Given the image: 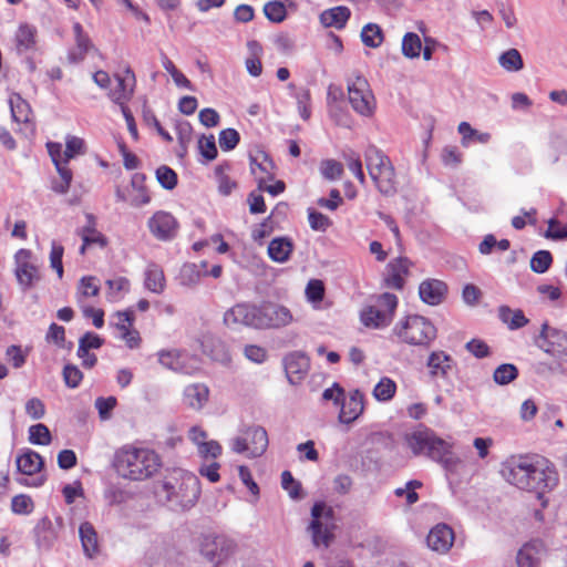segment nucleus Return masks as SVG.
Returning a JSON list of instances; mask_svg holds the SVG:
<instances>
[{
	"mask_svg": "<svg viewBox=\"0 0 567 567\" xmlns=\"http://www.w3.org/2000/svg\"><path fill=\"white\" fill-rule=\"evenodd\" d=\"M457 131L462 135L461 143L463 146H468L473 141L481 144H486L491 141L492 137L488 132H480L473 128L467 122H461L458 124Z\"/></svg>",
	"mask_w": 567,
	"mask_h": 567,
	"instance_id": "nucleus-39",
	"label": "nucleus"
},
{
	"mask_svg": "<svg viewBox=\"0 0 567 567\" xmlns=\"http://www.w3.org/2000/svg\"><path fill=\"white\" fill-rule=\"evenodd\" d=\"M14 275L23 291L41 280V272L39 266L32 261L31 250L19 249L14 255Z\"/></svg>",
	"mask_w": 567,
	"mask_h": 567,
	"instance_id": "nucleus-12",
	"label": "nucleus"
},
{
	"mask_svg": "<svg viewBox=\"0 0 567 567\" xmlns=\"http://www.w3.org/2000/svg\"><path fill=\"white\" fill-rule=\"evenodd\" d=\"M14 44L19 54L35 49L37 28L29 23H21L14 34Z\"/></svg>",
	"mask_w": 567,
	"mask_h": 567,
	"instance_id": "nucleus-30",
	"label": "nucleus"
},
{
	"mask_svg": "<svg viewBox=\"0 0 567 567\" xmlns=\"http://www.w3.org/2000/svg\"><path fill=\"white\" fill-rule=\"evenodd\" d=\"M312 522L309 526L312 543L316 547H329L333 538V509L324 503H316L311 508Z\"/></svg>",
	"mask_w": 567,
	"mask_h": 567,
	"instance_id": "nucleus-9",
	"label": "nucleus"
},
{
	"mask_svg": "<svg viewBox=\"0 0 567 567\" xmlns=\"http://www.w3.org/2000/svg\"><path fill=\"white\" fill-rule=\"evenodd\" d=\"M364 162L377 189L384 196H393L398 192V181L389 156L377 146L369 145L364 151Z\"/></svg>",
	"mask_w": 567,
	"mask_h": 567,
	"instance_id": "nucleus-4",
	"label": "nucleus"
},
{
	"mask_svg": "<svg viewBox=\"0 0 567 567\" xmlns=\"http://www.w3.org/2000/svg\"><path fill=\"white\" fill-rule=\"evenodd\" d=\"M29 441L37 445H49L52 436L49 427L43 423H38L29 427Z\"/></svg>",
	"mask_w": 567,
	"mask_h": 567,
	"instance_id": "nucleus-47",
	"label": "nucleus"
},
{
	"mask_svg": "<svg viewBox=\"0 0 567 567\" xmlns=\"http://www.w3.org/2000/svg\"><path fill=\"white\" fill-rule=\"evenodd\" d=\"M455 535L446 524L435 525L427 535L426 543L431 550L437 554H446L453 546Z\"/></svg>",
	"mask_w": 567,
	"mask_h": 567,
	"instance_id": "nucleus-19",
	"label": "nucleus"
},
{
	"mask_svg": "<svg viewBox=\"0 0 567 567\" xmlns=\"http://www.w3.org/2000/svg\"><path fill=\"white\" fill-rule=\"evenodd\" d=\"M402 54L408 59H416L422 51V42L420 37L414 32H408L402 39Z\"/></svg>",
	"mask_w": 567,
	"mask_h": 567,
	"instance_id": "nucleus-41",
	"label": "nucleus"
},
{
	"mask_svg": "<svg viewBox=\"0 0 567 567\" xmlns=\"http://www.w3.org/2000/svg\"><path fill=\"white\" fill-rule=\"evenodd\" d=\"M151 234L159 240H169L177 234L178 223L175 217L163 210L156 212L147 221Z\"/></svg>",
	"mask_w": 567,
	"mask_h": 567,
	"instance_id": "nucleus-18",
	"label": "nucleus"
},
{
	"mask_svg": "<svg viewBox=\"0 0 567 567\" xmlns=\"http://www.w3.org/2000/svg\"><path fill=\"white\" fill-rule=\"evenodd\" d=\"M248 47L252 53V56L246 60V69L250 75L259 76L262 72V65L259 59V54L261 53L262 49L256 41L249 42Z\"/></svg>",
	"mask_w": 567,
	"mask_h": 567,
	"instance_id": "nucleus-49",
	"label": "nucleus"
},
{
	"mask_svg": "<svg viewBox=\"0 0 567 567\" xmlns=\"http://www.w3.org/2000/svg\"><path fill=\"white\" fill-rule=\"evenodd\" d=\"M163 68L171 74L175 84L188 90H193L190 81L175 66L166 54H162Z\"/></svg>",
	"mask_w": 567,
	"mask_h": 567,
	"instance_id": "nucleus-50",
	"label": "nucleus"
},
{
	"mask_svg": "<svg viewBox=\"0 0 567 567\" xmlns=\"http://www.w3.org/2000/svg\"><path fill=\"white\" fill-rule=\"evenodd\" d=\"M453 362V358L442 350L431 352L426 361L431 378H446Z\"/></svg>",
	"mask_w": 567,
	"mask_h": 567,
	"instance_id": "nucleus-26",
	"label": "nucleus"
},
{
	"mask_svg": "<svg viewBox=\"0 0 567 567\" xmlns=\"http://www.w3.org/2000/svg\"><path fill=\"white\" fill-rule=\"evenodd\" d=\"M80 539L83 551L89 558H93L99 553L97 533L93 525L84 522L79 528Z\"/></svg>",
	"mask_w": 567,
	"mask_h": 567,
	"instance_id": "nucleus-35",
	"label": "nucleus"
},
{
	"mask_svg": "<svg viewBox=\"0 0 567 567\" xmlns=\"http://www.w3.org/2000/svg\"><path fill=\"white\" fill-rule=\"evenodd\" d=\"M281 485L284 489H286L289 496L293 499H299L301 497L300 489L301 486L298 482L295 481L291 473L289 471H285L281 474Z\"/></svg>",
	"mask_w": 567,
	"mask_h": 567,
	"instance_id": "nucleus-61",
	"label": "nucleus"
},
{
	"mask_svg": "<svg viewBox=\"0 0 567 567\" xmlns=\"http://www.w3.org/2000/svg\"><path fill=\"white\" fill-rule=\"evenodd\" d=\"M132 93V90H127L125 85V81L122 78H116V87L111 90L110 97L113 102L117 104H123Z\"/></svg>",
	"mask_w": 567,
	"mask_h": 567,
	"instance_id": "nucleus-62",
	"label": "nucleus"
},
{
	"mask_svg": "<svg viewBox=\"0 0 567 567\" xmlns=\"http://www.w3.org/2000/svg\"><path fill=\"white\" fill-rule=\"evenodd\" d=\"M86 225L79 230V235L85 245H97L104 248L107 245L106 237L96 229V219L92 214H86Z\"/></svg>",
	"mask_w": 567,
	"mask_h": 567,
	"instance_id": "nucleus-33",
	"label": "nucleus"
},
{
	"mask_svg": "<svg viewBox=\"0 0 567 567\" xmlns=\"http://www.w3.org/2000/svg\"><path fill=\"white\" fill-rule=\"evenodd\" d=\"M503 478L519 489L535 492L538 498L558 482L553 463L540 455H518L507 458L501 468Z\"/></svg>",
	"mask_w": 567,
	"mask_h": 567,
	"instance_id": "nucleus-1",
	"label": "nucleus"
},
{
	"mask_svg": "<svg viewBox=\"0 0 567 567\" xmlns=\"http://www.w3.org/2000/svg\"><path fill=\"white\" fill-rule=\"evenodd\" d=\"M344 159H346L348 168L353 173V175L359 181V183L364 185L365 184V175L363 173L362 162H361L359 154L351 151V152L344 154Z\"/></svg>",
	"mask_w": 567,
	"mask_h": 567,
	"instance_id": "nucleus-55",
	"label": "nucleus"
},
{
	"mask_svg": "<svg viewBox=\"0 0 567 567\" xmlns=\"http://www.w3.org/2000/svg\"><path fill=\"white\" fill-rule=\"evenodd\" d=\"M259 305L237 303L224 315V322L227 326L243 324L259 329Z\"/></svg>",
	"mask_w": 567,
	"mask_h": 567,
	"instance_id": "nucleus-16",
	"label": "nucleus"
},
{
	"mask_svg": "<svg viewBox=\"0 0 567 567\" xmlns=\"http://www.w3.org/2000/svg\"><path fill=\"white\" fill-rule=\"evenodd\" d=\"M156 178L162 187L168 190L174 189L177 185V174L165 165L156 169Z\"/></svg>",
	"mask_w": 567,
	"mask_h": 567,
	"instance_id": "nucleus-54",
	"label": "nucleus"
},
{
	"mask_svg": "<svg viewBox=\"0 0 567 567\" xmlns=\"http://www.w3.org/2000/svg\"><path fill=\"white\" fill-rule=\"evenodd\" d=\"M395 392L396 383L392 379L383 377L374 386L373 396L380 402H386L394 396Z\"/></svg>",
	"mask_w": 567,
	"mask_h": 567,
	"instance_id": "nucleus-43",
	"label": "nucleus"
},
{
	"mask_svg": "<svg viewBox=\"0 0 567 567\" xmlns=\"http://www.w3.org/2000/svg\"><path fill=\"white\" fill-rule=\"evenodd\" d=\"M159 363L175 372L193 374L199 370V360L178 350L161 351L158 353Z\"/></svg>",
	"mask_w": 567,
	"mask_h": 567,
	"instance_id": "nucleus-15",
	"label": "nucleus"
},
{
	"mask_svg": "<svg viewBox=\"0 0 567 567\" xmlns=\"http://www.w3.org/2000/svg\"><path fill=\"white\" fill-rule=\"evenodd\" d=\"M498 62L507 71H519L524 66L522 55L516 49H509L501 54Z\"/></svg>",
	"mask_w": 567,
	"mask_h": 567,
	"instance_id": "nucleus-46",
	"label": "nucleus"
},
{
	"mask_svg": "<svg viewBox=\"0 0 567 567\" xmlns=\"http://www.w3.org/2000/svg\"><path fill=\"white\" fill-rule=\"evenodd\" d=\"M63 378L69 388H76L83 379L81 370L73 364H66L63 369Z\"/></svg>",
	"mask_w": 567,
	"mask_h": 567,
	"instance_id": "nucleus-63",
	"label": "nucleus"
},
{
	"mask_svg": "<svg viewBox=\"0 0 567 567\" xmlns=\"http://www.w3.org/2000/svg\"><path fill=\"white\" fill-rule=\"evenodd\" d=\"M544 545L539 540L526 543L517 553L516 563L518 567H538Z\"/></svg>",
	"mask_w": 567,
	"mask_h": 567,
	"instance_id": "nucleus-28",
	"label": "nucleus"
},
{
	"mask_svg": "<svg viewBox=\"0 0 567 567\" xmlns=\"http://www.w3.org/2000/svg\"><path fill=\"white\" fill-rule=\"evenodd\" d=\"M43 466L41 455L32 450H28L17 457L18 471L24 475H33Z\"/></svg>",
	"mask_w": 567,
	"mask_h": 567,
	"instance_id": "nucleus-37",
	"label": "nucleus"
},
{
	"mask_svg": "<svg viewBox=\"0 0 567 567\" xmlns=\"http://www.w3.org/2000/svg\"><path fill=\"white\" fill-rule=\"evenodd\" d=\"M239 133L234 128H225L219 133V146L223 151H231L239 143Z\"/></svg>",
	"mask_w": 567,
	"mask_h": 567,
	"instance_id": "nucleus-60",
	"label": "nucleus"
},
{
	"mask_svg": "<svg viewBox=\"0 0 567 567\" xmlns=\"http://www.w3.org/2000/svg\"><path fill=\"white\" fill-rule=\"evenodd\" d=\"M364 410V395L359 390H353L348 398H343L338 415L339 422L350 424L354 422Z\"/></svg>",
	"mask_w": 567,
	"mask_h": 567,
	"instance_id": "nucleus-20",
	"label": "nucleus"
},
{
	"mask_svg": "<svg viewBox=\"0 0 567 567\" xmlns=\"http://www.w3.org/2000/svg\"><path fill=\"white\" fill-rule=\"evenodd\" d=\"M361 40L369 48H378L383 42L382 29L377 23H368L362 28Z\"/></svg>",
	"mask_w": 567,
	"mask_h": 567,
	"instance_id": "nucleus-42",
	"label": "nucleus"
},
{
	"mask_svg": "<svg viewBox=\"0 0 567 567\" xmlns=\"http://www.w3.org/2000/svg\"><path fill=\"white\" fill-rule=\"evenodd\" d=\"M209 390L203 383L187 385L184 390V403L193 409L200 410L208 401Z\"/></svg>",
	"mask_w": 567,
	"mask_h": 567,
	"instance_id": "nucleus-31",
	"label": "nucleus"
},
{
	"mask_svg": "<svg viewBox=\"0 0 567 567\" xmlns=\"http://www.w3.org/2000/svg\"><path fill=\"white\" fill-rule=\"evenodd\" d=\"M85 153V143L82 138L73 135H68L65 138V150L63 151L64 163H69L70 159L76 155Z\"/></svg>",
	"mask_w": 567,
	"mask_h": 567,
	"instance_id": "nucleus-48",
	"label": "nucleus"
},
{
	"mask_svg": "<svg viewBox=\"0 0 567 567\" xmlns=\"http://www.w3.org/2000/svg\"><path fill=\"white\" fill-rule=\"evenodd\" d=\"M35 542L39 548L49 549L59 537L58 528L49 517L41 518L34 527Z\"/></svg>",
	"mask_w": 567,
	"mask_h": 567,
	"instance_id": "nucleus-27",
	"label": "nucleus"
},
{
	"mask_svg": "<svg viewBox=\"0 0 567 567\" xmlns=\"http://www.w3.org/2000/svg\"><path fill=\"white\" fill-rule=\"evenodd\" d=\"M115 197L118 202L128 203L133 207H141L151 202V195L145 186V176L135 173L130 185L124 188L116 187Z\"/></svg>",
	"mask_w": 567,
	"mask_h": 567,
	"instance_id": "nucleus-14",
	"label": "nucleus"
},
{
	"mask_svg": "<svg viewBox=\"0 0 567 567\" xmlns=\"http://www.w3.org/2000/svg\"><path fill=\"white\" fill-rule=\"evenodd\" d=\"M284 364L289 382L297 384L308 372L309 359L301 352H292L285 357Z\"/></svg>",
	"mask_w": 567,
	"mask_h": 567,
	"instance_id": "nucleus-22",
	"label": "nucleus"
},
{
	"mask_svg": "<svg viewBox=\"0 0 567 567\" xmlns=\"http://www.w3.org/2000/svg\"><path fill=\"white\" fill-rule=\"evenodd\" d=\"M162 466L161 456L152 449L123 445L113 457L116 474L130 481H144L154 476Z\"/></svg>",
	"mask_w": 567,
	"mask_h": 567,
	"instance_id": "nucleus-2",
	"label": "nucleus"
},
{
	"mask_svg": "<svg viewBox=\"0 0 567 567\" xmlns=\"http://www.w3.org/2000/svg\"><path fill=\"white\" fill-rule=\"evenodd\" d=\"M398 305L399 299L393 293L372 296L360 311V321L369 329H384L392 322Z\"/></svg>",
	"mask_w": 567,
	"mask_h": 567,
	"instance_id": "nucleus-6",
	"label": "nucleus"
},
{
	"mask_svg": "<svg viewBox=\"0 0 567 567\" xmlns=\"http://www.w3.org/2000/svg\"><path fill=\"white\" fill-rule=\"evenodd\" d=\"M200 347L203 353L208 355L212 360L220 363L230 362V354L227 347L218 337L212 333L203 334L200 339Z\"/></svg>",
	"mask_w": 567,
	"mask_h": 567,
	"instance_id": "nucleus-23",
	"label": "nucleus"
},
{
	"mask_svg": "<svg viewBox=\"0 0 567 567\" xmlns=\"http://www.w3.org/2000/svg\"><path fill=\"white\" fill-rule=\"evenodd\" d=\"M348 97L358 114L371 116L374 113L375 99L365 78L355 75L348 80Z\"/></svg>",
	"mask_w": 567,
	"mask_h": 567,
	"instance_id": "nucleus-10",
	"label": "nucleus"
},
{
	"mask_svg": "<svg viewBox=\"0 0 567 567\" xmlns=\"http://www.w3.org/2000/svg\"><path fill=\"white\" fill-rule=\"evenodd\" d=\"M73 32L75 38V49L69 52L68 59L72 63H78L85 58L86 53L93 49L94 45L79 22L73 24Z\"/></svg>",
	"mask_w": 567,
	"mask_h": 567,
	"instance_id": "nucleus-29",
	"label": "nucleus"
},
{
	"mask_svg": "<svg viewBox=\"0 0 567 567\" xmlns=\"http://www.w3.org/2000/svg\"><path fill=\"white\" fill-rule=\"evenodd\" d=\"M250 169L258 182V188H262V185L275 176V164L264 151L250 154Z\"/></svg>",
	"mask_w": 567,
	"mask_h": 567,
	"instance_id": "nucleus-21",
	"label": "nucleus"
},
{
	"mask_svg": "<svg viewBox=\"0 0 567 567\" xmlns=\"http://www.w3.org/2000/svg\"><path fill=\"white\" fill-rule=\"evenodd\" d=\"M538 339L539 348L555 358L567 348V331L550 328L547 322L542 324Z\"/></svg>",
	"mask_w": 567,
	"mask_h": 567,
	"instance_id": "nucleus-17",
	"label": "nucleus"
},
{
	"mask_svg": "<svg viewBox=\"0 0 567 567\" xmlns=\"http://www.w3.org/2000/svg\"><path fill=\"white\" fill-rule=\"evenodd\" d=\"M308 221L311 229L316 231H326L331 225L328 216L311 208L308 209Z\"/></svg>",
	"mask_w": 567,
	"mask_h": 567,
	"instance_id": "nucleus-58",
	"label": "nucleus"
},
{
	"mask_svg": "<svg viewBox=\"0 0 567 567\" xmlns=\"http://www.w3.org/2000/svg\"><path fill=\"white\" fill-rule=\"evenodd\" d=\"M12 120L17 123L28 124L31 117V107L20 94H12L9 99Z\"/></svg>",
	"mask_w": 567,
	"mask_h": 567,
	"instance_id": "nucleus-38",
	"label": "nucleus"
},
{
	"mask_svg": "<svg viewBox=\"0 0 567 567\" xmlns=\"http://www.w3.org/2000/svg\"><path fill=\"white\" fill-rule=\"evenodd\" d=\"M350 9L348 7H336L332 9L324 10L320 14V21L324 27H333L336 29H342L350 18Z\"/></svg>",
	"mask_w": 567,
	"mask_h": 567,
	"instance_id": "nucleus-36",
	"label": "nucleus"
},
{
	"mask_svg": "<svg viewBox=\"0 0 567 567\" xmlns=\"http://www.w3.org/2000/svg\"><path fill=\"white\" fill-rule=\"evenodd\" d=\"M553 261L551 255L547 250L535 252L530 259V268L537 274H544L550 267Z\"/></svg>",
	"mask_w": 567,
	"mask_h": 567,
	"instance_id": "nucleus-53",
	"label": "nucleus"
},
{
	"mask_svg": "<svg viewBox=\"0 0 567 567\" xmlns=\"http://www.w3.org/2000/svg\"><path fill=\"white\" fill-rule=\"evenodd\" d=\"M259 329H280L293 322L290 309L270 301L259 305Z\"/></svg>",
	"mask_w": 567,
	"mask_h": 567,
	"instance_id": "nucleus-13",
	"label": "nucleus"
},
{
	"mask_svg": "<svg viewBox=\"0 0 567 567\" xmlns=\"http://www.w3.org/2000/svg\"><path fill=\"white\" fill-rule=\"evenodd\" d=\"M293 250V244L288 237H276L268 245V256L276 262H286Z\"/></svg>",
	"mask_w": 567,
	"mask_h": 567,
	"instance_id": "nucleus-34",
	"label": "nucleus"
},
{
	"mask_svg": "<svg viewBox=\"0 0 567 567\" xmlns=\"http://www.w3.org/2000/svg\"><path fill=\"white\" fill-rule=\"evenodd\" d=\"M268 446V435L259 425L250 426L243 435L231 440V450L235 453H246L249 457H258L265 453Z\"/></svg>",
	"mask_w": 567,
	"mask_h": 567,
	"instance_id": "nucleus-11",
	"label": "nucleus"
},
{
	"mask_svg": "<svg viewBox=\"0 0 567 567\" xmlns=\"http://www.w3.org/2000/svg\"><path fill=\"white\" fill-rule=\"evenodd\" d=\"M236 550V542L226 535L205 534L199 539V553L213 567L224 564Z\"/></svg>",
	"mask_w": 567,
	"mask_h": 567,
	"instance_id": "nucleus-8",
	"label": "nucleus"
},
{
	"mask_svg": "<svg viewBox=\"0 0 567 567\" xmlns=\"http://www.w3.org/2000/svg\"><path fill=\"white\" fill-rule=\"evenodd\" d=\"M64 248L62 245L52 241L51 251H50V265L51 268L54 269L58 274V277L61 279L63 277V257Z\"/></svg>",
	"mask_w": 567,
	"mask_h": 567,
	"instance_id": "nucleus-59",
	"label": "nucleus"
},
{
	"mask_svg": "<svg viewBox=\"0 0 567 567\" xmlns=\"http://www.w3.org/2000/svg\"><path fill=\"white\" fill-rule=\"evenodd\" d=\"M264 13L268 20L275 23L282 22L286 18L287 10L282 2L280 1H270L265 4Z\"/></svg>",
	"mask_w": 567,
	"mask_h": 567,
	"instance_id": "nucleus-52",
	"label": "nucleus"
},
{
	"mask_svg": "<svg viewBox=\"0 0 567 567\" xmlns=\"http://www.w3.org/2000/svg\"><path fill=\"white\" fill-rule=\"evenodd\" d=\"M34 508L33 501L25 494L16 495L11 501V509L19 515L30 514Z\"/></svg>",
	"mask_w": 567,
	"mask_h": 567,
	"instance_id": "nucleus-57",
	"label": "nucleus"
},
{
	"mask_svg": "<svg viewBox=\"0 0 567 567\" xmlns=\"http://www.w3.org/2000/svg\"><path fill=\"white\" fill-rule=\"evenodd\" d=\"M100 292L97 279L93 276L82 277L78 286V302L82 303L84 298L95 297Z\"/></svg>",
	"mask_w": 567,
	"mask_h": 567,
	"instance_id": "nucleus-44",
	"label": "nucleus"
},
{
	"mask_svg": "<svg viewBox=\"0 0 567 567\" xmlns=\"http://www.w3.org/2000/svg\"><path fill=\"white\" fill-rule=\"evenodd\" d=\"M518 377V370L514 364L503 363L498 365L494 373L493 380L499 385H506Z\"/></svg>",
	"mask_w": 567,
	"mask_h": 567,
	"instance_id": "nucleus-45",
	"label": "nucleus"
},
{
	"mask_svg": "<svg viewBox=\"0 0 567 567\" xmlns=\"http://www.w3.org/2000/svg\"><path fill=\"white\" fill-rule=\"evenodd\" d=\"M320 173L328 181H337L343 175V166L336 159H324L320 163Z\"/></svg>",
	"mask_w": 567,
	"mask_h": 567,
	"instance_id": "nucleus-51",
	"label": "nucleus"
},
{
	"mask_svg": "<svg viewBox=\"0 0 567 567\" xmlns=\"http://www.w3.org/2000/svg\"><path fill=\"white\" fill-rule=\"evenodd\" d=\"M399 341L416 347H429L436 338V328L425 317L410 315L400 319L392 329Z\"/></svg>",
	"mask_w": 567,
	"mask_h": 567,
	"instance_id": "nucleus-5",
	"label": "nucleus"
},
{
	"mask_svg": "<svg viewBox=\"0 0 567 567\" xmlns=\"http://www.w3.org/2000/svg\"><path fill=\"white\" fill-rule=\"evenodd\" d=\"M106 285L110 289L109 298L111 301L117 300L122 292L130 290V280L125 277L109 279L106 280Z\"/></svg>",
	"mask_w": 567,
	"mask_h": 567,
	"instance_id": "nucleus-56",
	"label": "nucleus"
},
{
	"mask_svg": "<svg viewBox=\"0 0 567 567\" xmlns=\"http://www.w3.org/2000/svg\"><path fill=\"white\" fill-rule=\"evenodd\" d=\"M306 296L309 301L319 302L323 299L324 287L322 281L313 279L310 280L306 287Z\"/></svg>",
	"mask_w": 567,
	"mask_h": 567,
	"instance_id": "nucleus-64",
	"label": "nucleus"
},
{
	"mask_svg": "<svg viewBox=\"0 0 567 567\" xmlns=\"http://www.w3.org/2000/svg\"><path fill=\"white\" fill-rule=\"evenodd\" d=\"M447 292L446 285L437 279H427L421 282L419 295L423 302L436 306L440 305Z\"/></svg>",
	"mask_w": 567,
	"mask_h": 567,
	"instance_id": "nucleus-24",
	"label": "nucleus"
},
{
	"mask_svg": "<svg viewBox=\"0 0 567 567\" xmlns=\"http://www.w3.org/2000/svg\"><path fill=\"white\" fill-rule=\"evenodd\" d=\"M145 288L156 295H161L166 287L163 269L156 264H150L144 274Z\"/></svg>",
	"mask_w": 567,
	"mask_h": 567,
	"instance_id": "nucleus-32",
	"label": "nucleus"
},
{
	"mask_svg": "<svg viewBox=\"0 0 567 567\" xmlns=\"http://www.w3.org/2000/svg\"><path fill=\"white\" fill-rule=\"evenodd\" d=\"M411 262L408 258H396L386 266L388 275L384 278L385 286L394 289H402L404 286V276L408 275Z\"/></svg>",
	"mask_w": 567,
	"mask_h": 567,
	"instance_id": "nucleus-25",
	"label": "nucleus"
},
{
	"mask_svg": "<svg viewBox=\"0 0 567 567\" xmlns=\"http://www.w3.org/2000/svg\"><path fill=\"white\" fill-rule=\"evenodd\" d=\"M498 316L511 330L519 329L528 323V319L522 310H512L506 306L499 308Z\"/></svg>",
	"mask_w": 567,
	"mask_h": 567,
	"instance_id": "nucleus-40",
	"label": "nucleus"
},
{
	"mask_svg": "<svg viewBox=\"0 0 567 567\" xmlns=\"http://www.w3.org/2000/svg\"><path fill=\"white\" fill-rule=\"evenodd\" d=\"M159 494L171 504L172 508L185 511L193 507L200 494L198 478L188 472L178 470L167 476Z\"/></svg>",
	"mask_w": 567,
	"mask_h": 567,
	"instance_id": "nucleus-3",
	"label": "nucleus"
},
{
	"mask_svg": "<svg viewBox=\"0 0 567 567\" xmlns=\"http://www.w3.org/2000/svg\"><path fill=\"white\" fill-rule=\"evenodd\" d=\"M408 446L414 455L424 454L437 462H447L450 444L429 430H419L406 436Z\"/></svg>",
	"mask_w": 567,
	"mask_h": 567,
	"instance_id": "nucleus-7",
	"label": "nucleus"
}]
</instances>
